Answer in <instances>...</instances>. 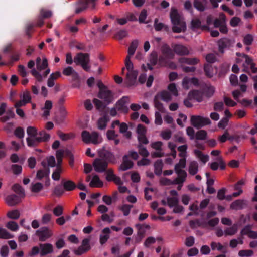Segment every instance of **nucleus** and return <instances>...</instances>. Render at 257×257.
I'll return each mask as SVG.
<instances>
[{
    "label": "nucleus",
    "mask_w": 257,
    "mask_h": 257,
    "mask_svg": "<svg viewBox=\"0 0 257 257\" xmlns=\"http://www.w3.org/2000/svg\"><path fill=\"white\" fill-rule=\"evenodd\" d=\"M170 17L172 24V31L174 33L184 32L186 30V23L177 9L172 8Z\"/></svg>",
    "instance_id": "1"
},
{
    "label": "nucleus",
    "mask_w": 257,
    "mask_h": 257,
    "mask_svg": "<svg viewBox=\"0 0 257 257\" xmlns=\"http://www.w3.org/2000/svg\"><path fill=\"white\" fill-rule=\"evenodd\" d=\"M185 167V161L182 159L174 166V171L177 174V177L175 179L174 185H178L177 190H181L184 183L186 181L187 178V173L183 170Z\"/></svg>",
    "instance_id": "2"
},
{
    "label": "nucleus",
    "mask_w": 257,
    "mask_h": 257,
    "mask_svg": "<svg viewBox=\"0 0 257 257\" xmlns=\"http://www.w3.org/2000/svg\"><path fill=\"white\" fill-rule=\"evenodd\" d=\"M97 86L99 89L98 97L109 104L114 100L112 92L109 90L101 81H97Z\"/></svg>",
    "instance_id": "3"
},
{
    "label": "nucleus",
    "mask_w": 257,
    "mask_h": 257,
    "mask_svg": "<svg viewBox=\"0 0 257 257\" xmlns=\"http://www.w3.org/2000/svg\"><path fill=\"white\" fill-rule=\"evenodd\" d=\"M74 62L77 65H81L86 72H90L89 54L88 53H78L74 58Z\"/></svg>",
    "instance_id": "4"
},
{
    "label": "nucleus",
    "mask_w": 257,
    "mask_h": 257,
    "mask_svg": "<svg viewBox=\"0 0 257 257\" xmlns=\"http://www.w3.org/2000/svg\"><path fill=\"white\" fill-rule=\"evenodd\" d=\"M82 139L84 142L86 144L92 143L94 144H98L102 142V138L96 132L90 134L86 131H84L81 134Z\"/></svg>",
    "instance_id": "5"
},
{
    "label": "nucleus",
    "mask_w": 257,
    "mask_h": 257,
    "mask_svg": "<svg viewBox=\"0 0 257 257\" xmlns=\"http://www.w3.org/2000/svg\"><path fill=\"white\" fill-rule=\"evenodd\" d=\"M34 140H31L30 138H26L27 143L29 147H34L37 146L40 142H47L50 138L49 134L45 131H41L37 134Z\"/></svg>",
    "instance_id": "6"
},
{
    "label": "nucleus",
    "mask_w": 257,
    "mask_h": 257,
    "mask_svg": "<svg viewBox=\"0 0 257 257\" xmlns=\"http://www.w3.org/2000/svg\"><path fill=\"white\" fill-rule=\"evenodd\" d=\"M97 0H79L76 2L75 13L79 14L86 9L88 7L91 9L95 8Z\"/></svg>",
    "instance_id": "7"
},
{
    "label": "nucleus",
    "mask_w": 257,
    "mask_h": 257,
    "mask_svg": "<svg viewBox=\"0 0 257 257\" xmlns=\"http://www.w3.org/2000/svg\"><path fill=\"white\" fill-rule=\"evenodd\" d=\"M191 122L192 125L198 129L211 124V121L208 117L200 115L192 116Z\"/></svg>",
    "instance_id": "8"
},
{
    "label": "nucleus",
    "mask_w": 257,
    "mask_h": 257,
    "mask_svg": "<svg viewBox=\"0 0 257 257\" xmlns=\"http://www.w3.org/2000/svg\"><path fill=\"white\" fill-rule=\"evenodd\" d=\"M125 65L127 71L126 74V80H136L138 72L133 69V64L131 61L130 56H127L125 59Z\"/></svg>",
    "instance_id": "9"
},
{
    "label": "nucleus",
    "mask_w": 257,
    "mask_h": 257,
    "mask_svg": "<svg viewBox=\"0 0 257 257\" xmlns=\"http://www.w3.org/2000/svg\"><path fill=\"white\" fill-rule=\"evenodd\" d=\"M217 43L219 52L221 54H223L225 50L229 49L233 46L234 41L232 39L223 37L219 39Z\"/></svg>",
    "instance_id": "10"
},
{
    "label": "nucleus",
    "mask_w": 257,
    "mask_h": 257,
    "mask_svg": "<svg viewBox=\"0 0 257 257\" xmlns=\"http://www.w3.org/2000/svg\"><path fill=\"white\" fill-rule=\"evenodd\" d=\"M163 145V143L161 141H156L151 143V147L156 150V151L153 152L151 154L152 158L162 157L164 156L162 148Z\"/></svg>",
    "instance_id": "11"
},
{
    "label": "nucleus",
    "mask_w": 257,
    "mask_h": 257,
    "mask_svg": "<svg viewBox=\"0 0 257 257\" xmlns=\"http://www.w3.org/2000/svg\"><path fill=\"white\" fill-rule=\"evenodd\" d=\"M173 58H168L167 56L160 55L158 59V65L160 67H165L171 69H176L177 65L175 63L171 61Z\"/></svg>",
    "instance_id": "12"
},
{
    "label": "nucleus",
    "mask_w": 257,
    "mask_h": 257,
    "mask_svg": "<svg viewBox=\"0 0 257 257\" xmlns=\"http://www.w3.org/2000/svg\"><path fill=\"white\" fill-rule=\"evenodd\" d=\"M108 162L104 158H96L93 163V166L97 172H104L107 167Z\"/></svg>",
    "instance_id": "13"
},
{
    "label": "nucleus",
    "mask_w": 257,
    "mask_h": 257,
    "mask_svg": "<svg viewBox=\"0 0 257 257\" xmlns=\"http://www.w3.org/2000/svg\"><path fill=\"white\" fill-rule=\"evenodd\" d=\"M130 102V98L128 96H123L115 104V107L118 111L126 113L128 111L127 104Z\"/></svg>",
    "instance_id": "14"
},
{
    "label": "nucleus",
    "mask_w": 257,
    "mask_h": 257,
    "mask_svg": "<svg viewBox=\"0 0 257 257\" xmlns=\"http://www.w3.org/2000/svg\"><path fill=\"white\" fill-rule=\"evenodd\" d=\"M36 234L41 241H44L53 236V232L47 227L41 228L36 231Z\"/></svg>",
    "instance_id": "15"
},
{
    "label": "nucleus",
    "mask_w": 257,
    "mask_h": 257,
    "mask_svg": "<svg viewBox=\"0 0 257 257\" xmlns=\"http://www.w3.org/2000/svg\"><path fill=\"white\" fill-rule=\"evenodd\" d=\"M50 69L47 68L42 71H38L35 69L31 70L32 75L35 77L37 80H42L47 77V75L50 73Z\"/></svg>",
    "instance_id": "16"
},
{
    "label": "nucleus",
    "mask_w": 257,
    "mask_h": 257,
    "mask_svg": "<svg viewBox=\"0 0 257 257\" xmlns=\"http://www.w3.org/2000/svg\"><path fill=\"white\" fill-rule=\"evenodd\" d=\"M39 246L40 247V254L41 256L52 253L53 251V246L50 243L40 244Z\"/></svg>",
    "instance_id": "17"
},
{
    "label": "nucleus",
    "mask_w": 257,
    "mask_h": 257,
    "mask_svg": "<svg viewBox=\"0 0 257 257\" xmlns=\"http://www.w3.org/2000/svg\"><path fill=\"white\" fill-rule=\"evenodd\" d=\"M133 162L128 159V156L125 155L123 157V162L119 167L120 171H124L132 168Z\"/></svg>",
    "instance_id": "18"
},
{
    "label": "nucleus",
    "mask_w": 257,
    "mask_h": 257,
    "mask_svg": "<svg viewBox=\"0 0 257 257\" xmlns=\"http://www.w3.org/2000/svg\"><path fill=\"white\" fill-rule=\"evenodd\" d=\"M62 73L65 76H71L73 79V80H77L79 77L78 74L71 66L65 68L63 70Z\"/></svg>",
    "instance_id": "19"
},
{
    "label": "nucleus",
    "mask_w": 257,
    "mask_h": 257,
    "mask_svg": "<svg viewBox=\"0 0 257 257\" xmlns=\"http://www.w3.org/2000/svg\"><path fill=\"white\" fill-rule=\"evenodd\" d=\"M162 55L168 58H174V53L170 46L167 44H164L161 47Z\"/></svg>",
    "instance_id": "20"
},
{
    "label": "nucleus",
    "mask_w": 257,
    "mask_h": 257,
    "mask_svg": "<svg viewBox=\"0 0 257 257\" xmlns=\"http://www.w3.org/2000/svg\"><path fill=\"white\" fill-rule=\"evenodd\" d=\"M203 88V92L208 97L212 96L215 92V88L204 84L203 81L200 82V85Z\"/></svg>",
    "instance_id": "21"
},
{
    "label": "nucleus",
    "mask_w": 257,
    "mask_h": 257,
    "mask_svg": "<svg viewBox=\"0 0 257 257\" xmlns=\"http://www.w3.org/2000/svg\"><path fill=\"white\" fill-rule=\"evenodd\" d=\"M5 201L9 206H13L18 204L20 202V199L17 195L13 194L7 196Z\"/></svg>",
    "instance_id": "22"
},
{
    "label": "nucleus",
    "mask_w": 257,
    "mask_h": 257,
    "mask_svg": "<svg viewBox=\"0 0 257 257\" xmlns=\"http://www.w3.org/2000/svg\"><path fill=\"white\" fill-rule=\"evenodd\" d=\"M174 53L179 55H187L189 53L188 49L184 46L181 44L175 45L173 47Z\"/></svg>",
    "instance_id": "23"
},
{
    "label": "nucleus",
    "mask_w": 257,
    "mask_h": 257,
    "mask_svg": "<svg viewBox=\"0 0 257 257\" xmlns=\"http://www.w3.org/2000/svg\"><path fill=\"white\" fill-rule=\"evenodd\" d=\"M201 89L200 90H193L191 91L189 95V96L194 99H195L198 102H201L202 100V94L203 92V88L200 86Z\"/></svg>",
    "instance_id": "24"
},
{
    "label": "nucleus",
    "mask_w": 257,
    "mask_h": 257,
    "mask_svg": "<svg viewBox=\"0 0 257 257\" xmlns=\"http://www.w3.org/2000/svg\"><path fill=\"white\" fill-rule=\"evenodd\" d=\"M198 163L196 161H191L188 164V172L191 175H194L198 171Z\"/></svg>",
    "instance_id": "25"
},
{
    "label": "nucleus",
    "mask_w": 257,
    "mask_h": 257,
    "mask_svg": "<svg viewBox=\"0 0 257 257\" xmlns=\"http://www.w3.org/2000/svg\"><path fill=\"white\" fill-rule=\"evenodd\" d=\"M154 27L156 31H160L164 30L165 32L168 33L170 31L169 27L163 23H158V19L156 18L154 20Z\"/></svg>",
    "instance_id": "26"
},
{
    "label": "nucleus",
    "mask_w": 257,
    "mask_h": 257,
    "mask_svg": "<svg viewBox=\"0 0 257 257\" xmlns=\"http://www.w3.org/2000/svg\"><path fill=\"white\" fill-rule=\"evenodd\" d=\"M111 231L109 228H104L102 231V234L100 236V242L101 244L105 243L109 238V234Z\"/></svg>",
    "instance_id": "27"
},
{
    "label": "nucleus",
    "mask_w": 257,
    "mask_h": 257,
    "mask_svg": "<svg viewBox=\"0 0 257 257\" xmlns=\"http://www.w3.org/2000/svg\"><path fill=\"white\" fill-rule=\"evenodd\" d=\"M194 153L196 157L203 164H205L209 160V156L204 154L199 150H195Z\"/></svg>",
    "instance_id": "28"
},
{
    "label": "nucleus",
    "mask_w": 257,
    "mask_h": 257,
    "mask_svg": "<svg viewBox=\"0 0 257 257\" xmlns=\"http://www.w3.org/2000/svg\"><path fill=\"white\" fill-rule=\"evenodd\" d=\"M50 173V169H40L36 174V179L37 180H41L43 178H47L49 177Z\"/></svg>",
    "instance_id": "29"
},
{
    "label": "nucleus",
    "mask_w": 257,
    "mask_h": 257,
    "mask_svg": "<svg viewBox=\"0 0 257 257\" xmlns=\"http://www.w3.org/2000/svg\"><path fill=\"white\" fill-rule=\"evenodd\" d=\"M155 96L159 99H161L166 102L170 101L172 99L170 93L166 91H163L160 93H158Z\"/></svg>",
    "instance_id": "30"
},
{
    "label": "nucleus",
    "mask_w": 257,
    "mask_h": 257,
    "mask_svg": "<svg viewBox=\"0 0 257 257\" xmlns=\"http://www.w3.org/2000/svg\"><path fill=\"white\" fill-rule=\"evenodd\" d=\"M119 132L123 134V136L127 139H130L132 134L130 131H128V126L124 123L122 122L119 126Z\"/></svg>",
    "instance_id": "31"
},
{
    "label": "nucleus",
    "mask_w": 257,
    "mask_h": 257,
    "mask_svg": "<svg viewBox=\"0 0 257 257\" xmlns=\"http://www.w3.org/2000/svg\"><path fill=\"white\" fill-rule=\"evenodd\" d=\"M199 60L196 58L182 57L179 59V62L181 63H185L189 65H195L198 63Z\"/></svg>",
    "instance_id": "32"
},
{
    "label": "nucleus",
    "mask_w": 257,
    "mask_h": 257,
    "mask_svg": "<svg viewBox=\"0 0 257 257\" xmlns=\"http://www.w3.org/2000/svg\"><path fill=\"white\" fill-rule=\"evenodd\" d=\"M103 182L100 180L98 175L93 176L89 185L92 187H101L103 186Z\"/></svg>",
    "instance_id": "33"
},
{
    "label": "nucleus",
    "mask_w": 257,
    "mask_h": 257,
    "mask_svg": "<svg viewBox=\"0 0 257 257\" xmlns=\"http://www.w3.org/2000/svg\"><path fill=\"white\" fill-rule=\"evenodd\" d=\"M245 202L243 200H237L233 202L230 205V208L234 210H239L243 208L245 205Z\"/></svg>",
    "instance_id": "34"
},
{
    "label": "nucleus",
    "mask_w": 257,
    "mask_h": 257,
    "mask_svg": "<svg viewBox=\"0 0 257 257\" xmlns=\"http://www.w3.org/2000/svg\"><path fill=\"white\" fill-rule=\"evenodd\" d=\"M27 134L28 137L27 138H30L31 140H34L38 134V130L34 126H30L27 128Z\"/></svg>",
    "instance_id": "35"
},
{
    "label": "nucleus",
    "mask_w": 257,
    "mask_h": 257,
    "mask_svg": "<svg viewBox=\"0 0 257 257\" xmlns=\"http://www.w3.org/2000/svg\"><path fill=\"white\" fill-rule=\"evenodd\" d=\"M241 233L244 235H247L248 237L252 239L257 238V232L252 231L249 227H244L241 231Z\"/></svg>",
    "instance_id": "36"
},
{
    "label": "nucleus",
    "mask_w": 257,
    "mask_h": 257,
    "mask_svg": "<svg viewBox=\"0 0 257 257\" xmlns=\"http://www.w3.org/2000/svg\"><path fill=\"white\" fill-rule=\"evenodd\" d=\"M163 167V162L161 159L157 160L154 163L155 173L157 175L161 174Z\"/></svg>",
    "instance_id": "37"
},
{
    "label": "nucleus",
    "mask_w": 257,
    "mask_h": 257,
    "mask_svg": "<svg viewBox=\"0 0 257 257\" xmlns=\"http://www.w3.org/2000/svg\"><path fill=\"white\" fill-rule=\"evenodd\" d=\"M138 41L137 40H134L132 42L128 49L127 56H130L131 57V56L134 54L135 51L138 47Z\"/></svg>",
    "instance_id": "38"
},
{
    "label": "nucleus",
    "mask_w": 257,
    "mask_h": 257,
    "mask_svg": "<svg viewBox=\"0 0 257 257\" xmlns=\"http://www.w3.org/2000/svg\"><path fill=\"white\" fill-rule=\"evenodd\" d=\"M187 149V145L186 144L178 147V150L179 152V155L180 157H181L182 158L179 160V161L182 159H184L185 161V163L186 162L185 158H186V155H187V152H186Z\"/></svg>",
    "instance_id": "39"
},
{
    "label": "nucleus",
    "mask_w": 257,
    "mask_h": 257,
    "mask_svg": "<svg viewBox=\"0 0 257 257\" xmlns=\"http://www.w3.org/2000/svg\"><path fill=\"white\" fill-rule=\"evenodd\" d=\"M63 185L64 190L67 191L73 190L76 187L75 184L71 180L64 181Z\"/></svg>",
    "instance_id": "40"
},
{
    "label": "nucleus",
    "mask_w": 257,
    "mask_h": 257,
    "mask_svg": "<svg viewBox=\"0 0 257 257\" xmlns=\"http://www.w3.org/2000/svg\"><path fill=\"white\" fill-rule=\"evenodd\" d=\"M14 235L9 232L5 228L0 227V238L3 239H9L13 238Z\"/></svg>",
    "instance_id": "41"
},
{
    "label": "nucleus",
    "mask_w": 257,
    "mask_h": 257,
    "mask_svg": "<svg viewBox=\"0 0 257 257\" xmlns=\"http://www.w3.org/2000/svg\"><path fill=\"white\" fill-rule=\"evenodd\" d=\"M200 81H183L182 86L185 89L199 86Z\"/></svg>",
    "instance_id": "42"
},
{
    "label": "nucleus",
    "mask_w": 257,
    "mask_h": 257,
    "mask_svg": "<svg viewBox=\"0 0 257 257\" xmlns=\"http://www.w3.org/2000/svg\"><path fill=\"white\" fill-rule=\"evenodd\" d=\"M211 248L212 250H217L218 251H221L224 253L226 252V250H224V247L220 243L216 242L214 241L211 242L210 244Z\"/></svg>",
    "instance_id": "43"
},
{
    "label": "nucleus",
    "mask_w": 257,
    "mask_h": 257,
    "mask_svg": "<svg viewBox=\"0 0 257 257\" xmlns=\"http://www.w3.org/2000/svg\"><path fill=\"white\" fill-rule=\"evenodd\" d=\"M204 70L205 72V74L208 78H211L214 73L213 72V69L211 64H206L204 66Z\"/></svg>",
    "instance_id": "44"
},
{
    "label": "nucleus",
    "mask_w": 257,
    "mask_h": 257,
    "mask_svg": "<svg viewBox=\"0 0 257 257\" xmlns=\"http://www.w3.org/2000/svg\"><path fill=\"white\" fill-rule=\"evenodd\" d=\"M36 67V70L38 71H42L49 68L47 59L46 58H44L42 63H40V64H38Z\"/></svg>",
    "instance_id": "45"
},
{
    "label": "nucleus",
    "mask_w": 257,
    "mask_h": 257,
    "mask_svg": "<svg viewBox=\"0 0 257 257\" xmlns=\"http://www.w3.org/2000/svg\"><path fill=\"white\" fill-rule=\"evenodd\" d=\"M237 227L236 225H234L232 226L226 228L224 230L225 236H232L234 235L237 232Z\"/></svg>",
    "instance_id": "46"
},
{
    "label": "nucleus",
    "mask_w": 257,
    "mask_h": 257,
    "mask_svg": "<svg viewBox=\"0 0 257 257\" xmlns=\"http://www.w3.org/2000/svg\"><path fill=\"white\" fill-rule=\"evenodd\" d=\"M179 203V199L178 197H167V205L169 207H173Z\"/></svg>",
    "instance_id": "47"
},
{
    "label": "nucleus",
    "mask_w": 257,
    "mask_h": 257,
    "mask_svg": "<svg viewBox=\"0 0 257 257\" xmlns=\"http://www.w3.org/2000/svg\"><path fill=\"white\" fill-rule=\"evenodd\" d=\"M12 189L16 193L18 194L20 196H25V192L24 189L19 184H16L13 185Z\"/></svg>",
    "instance_id": "48"
},
{
    "label": "nucleus",
    "mask_w": 257,
    "mask_h": 257,
    "mask_svg": "<svg viewBox=\"0 0 257 257\" xmlns=\"http://www.w3.org/2000/svg\"><path fill=\"white\" fill-rule=\"evenodd\" d=\"M6 227L13 231H16L19 229L18 224L16 222L12 221L8 222L6 224Z\"/></svg>",
    "instance_id": "49"
},
{
    "label": "nucleus",
    "mask_w": 257,
    "mask_h": 257,
    "mask_svg": "<svg viewBox=\"0 0 257 257\" xmlns=\"http://www.w3.org/2000/svg\"><path fill=\"white\" fill-rule=\"evenodd\" d=\"M7 216L10 219H17L20 217V213L18 210H14L8 212Z\"/></svg>",
    "instance_id": "50"
},
{
    "label": "nucleus",
    "mask_w": 257,
    "mask_h": 257,
    "mask_svg": "<svg viewBox=\"0 0 257 257\" xmlns=\"http://www.w3.org/2000/svg\"><path fill=\"white\" fill-rule=\"evenodd\" d=\"M154 106L160 112H163L164 111V107L163 104L159 101V99L156 96L154 97Z\"/></svg>",
    "instance_id": "51"
},
{
    "label": "nucleus",
    "mask_w": 257,
    "mask_h": 257,
    "mask_svg": "<svg viewBox=\"0 0 257 257\" xmlns=\"http://www.w3.org/2000/svg\"><path fill=\"white\" fill-rule=\"evenodd\" d=\"M253 254L252 250H241L238 252V256L240 257H250Z\"/></svg>",
    "instance_id": "52"
},
{
    "label": "nucleus",
    "mask_w": 257,
    "mask_h": 257,
    "mask_svg": "<svg viewBox=\"0 0 257 257\" xmlns=\"http://www.w3.org/2000/svg\"><path fill=\"white\" fill-rule=\"evenodd\" d=\"M132 207L133 205H132L124 204L120 208V209L123 212L124 216H127L129 215Z\"/></svg>",
    "instance_id": "53"
},
{
    "label": "nucleus",
    "mask_w": 257,
    "mask_h": 257,
    "mask_svg": "<svg viewBox=\"0 0 257 257\" xmlns=\"http://www.w3.org/2000/svg\"><path fill=\"white\" fill-rule=\"evenodd\" d=\"M52 219V215L49 213L44 214L41 218V223L43 224H47L50 223Z\"/></svg>",
    "instance_id": "54"
},
{
    "label": "nucleus",
    "mask_w": 257,
    "mask_h": 257,
    "mask_svg": "<svg viewBox=\"0 0 257 257\" xmlns=\"http://www.w3.org/2000/svg\"><path fill=\"white\" fill-rule=\"evenodd\" d=\"M253 40V36L251 34H248L244 37L243 41L245 45L249 46L252 44Z\"/></svg>",
    "instance_id": "55"
},
{
    "label": "nucleus",
    "mask_w": 257,
    "mask_h": 257,
    "mask_svg": "<svg viewBox=\"0 0 257 257\" xmlns=\"http://www.w3.org/2000/svg\"><path fill=\"white\" fill-rule=\"evenodd\" d=\"M107 120L104 117L99 118L98 120V127L100 130H104L106 126Z\"/></svg>",
    "instance_id": "56"
},
{
    "label": "nucleus",
    "mask_w": 257,
    "mask_h": 257,
    "mask_svg": "<svg viewBox=\"0 0 257 257\" xmlns=\"http://www.w3.org/2000/svg\"><path fill=\"white\" fill-rule=\"evenodd\" d=\"M138 148L139 149V154L143 156L144 157H148L149 155V153L147 150V149L143 147L141 144H139L138 145Z\"/></svg>",
    "instance_id": "57"
},
{
    "label": "nucleus",
    "mask_w": 257,
    "mask_h": 257,
    "mask_svg": "<svg viewBox=\"0 0 257 257\" xmlns=\"http://www.w3.org/2000/svg\"><path fill=\"white\" fill-rule=\"evenodd\" d=\"M15 135L19 139H23L25 135L24 130L21 127L16 128L14 131Z\"/></svg>",
    "instance_id": "58"
},
{
    "label": "nucleus",
    "mask_w": 257,
    "mask_h": 257,
    "mask_svg": "<svg viewBox=\"0 0 257 257\" xmlns=\"http://www.w3.org/2000/svg\"><path fill=\"white\" fill-rule=\"evenodd\" d=\"M147 11L145 9H143L141 12L139 17V21L140 23H147V22H145V20L147 18Z\"/></svg>",
    "instance_id": "59"
},
{
    "label": "nucleus",
    "mask_w": 257,
    "mask_h": 257,
    "mask_svg": "<svg viewBox=\"0 0 257 257\" xmlns=\"http://www.w3.org/2000/svg\"><path fill=\"white\" fill-rule=\"evenodd\" d=\"M207 136V132L204 130H200L196 134V139L197 140H205Z\"/></svg>",
    "instance_id": "60"
},
{
    "label": "nucleus",
    "mask_w": 257,
    "mask_h": 257,
    "mask_svg": "<svg viewBox=\"0 0 257 257\" xmlns=\"http://www.w3.org/2000/svg\"><path fill=\"white\" fill-rule=\"evenodd\" d=\"M160 181V183L163 185H174L175 182V179L172 180L167 178H162Z\"/></svg>",
    "instance_id": "61"
},
{
    "label": "nucleus",
    "mask_w": 257,
    "mask_h": 257,
    "mask_svg": "<svg viewBox=\"0 0 257 257\" xmlns=\"http://www.w3.org/2000/svg\"><path fill=\"white\" fill-rule=\"evenodd\" d=\"M64 192V189L61 186H56L54 189L53 193L57 196H61Z\"/></svg>",
    "instance_id": "62"
},
{
    "label": "nucleus",
    "mask_w": 257,
    "mask_h": 257,
    "mask_svg": "<svg viewBox=\"0 0 257 257\" xmlns=\"http://www.w3.org/2000/svg\"><path fill=\"white\" fill-rule=\"evenodd\" d=\"M194 7L201 12L204 11L205 10V7L203 3L199 0H194Z\"/></svg>",
    "instance_id": "63"
},
{
    "label": "nucleus",
    "mask_w": 257,
    "mask_h": 257,
    "mask_svg": "<svg viewBox=\"0 0 257 257\" xmlns=\"http://www.w3.org/2000/svg\"><path fill=\"white\" fill-rule=\"evenodd\" d=\"M43 188V185L41 183H36L32 185L31 191L33 192H39Z\"/></svg>",
    "instance_id": "64"
}]
</instances>
